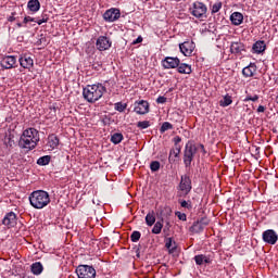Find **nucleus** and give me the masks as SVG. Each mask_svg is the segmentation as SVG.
<instances>
[{
    "label": "nucleus",
    "instance_id": "f257e3e1",
    "mask_svg": "<svg viewBox=\"0 0 278 278\" xmlns=\"http://www.w3.org/2000/svg\"><path fill=\"white\" fill-rule=\"evenodd\" d=\"M38 142H40V134L36 128L25 129L20 137L18 147L20 149H24V151H34L36 147H38Z\"/></svg>",
    "mask_w": 278,
    "mask_h": 278
},
{
    "label": "nucleus",
    "instance_id": "f03ea898",
    "mask_svg": "<svg viewBox=\"0 0 278 278\" xmlns=\"http://www.w3.org/2000/svg\"><path fill=\"white\" fill-rule=\"evenodd\" d=\"M105 92H108V88L103 84L87 85L83 89V97L88 103H97Z\"/></svg>",
    "mask_w": 278,
    "mask_h": 278
},
{
    "label": "nucleus",
    "instance_id": "7ed1b4c3",
    "mask_svg": "<svg viewBox=\"0 0 278 278\" xmlns=\"http://www.w3.org/2000/svg\"><path fill=\"white\" fill-rule=\"evenodd\" d=\"M29 203L35 210H42L51 203L49 192L45 190H36L29 194Z\"/></svg>",
    "mask_w": 278,
    "mask_h": 278
},
{
    "label": "nucleus",
    "instance_id": "20e7f679",
    "mask_svg": "<svg viewBox=\"0 0 278 278\" xmlns=\"http://www.w3.org/2000/svg\"><path fill=\"white\" fill-rule=\"evenodd\" d=\"M197 144L194 141H188L185 146L184 150V164L186 168H190L192 166V160H194V155H197Z\"/></svg>",
    "mask_w": 278,
    "mask_h": 278
},
{
    "label": "nucleus",
    "instance_id": "39448f33",
    "mask_svg": "<svg viewBox=\"0 0 278 278\" xmlns=\"http://www.w3.org/2000/svg\"><path fill=\"white\" fill-rule=\"evenodd\" d=\"M190 13L195 18H205L207 14V5L201 1H195L192 3V7L190 8Z\"/></svg>",
    "mask_w": 278,
    "mask_h": 278
},
{
    "label": "nucleus",
    "instance_id": "423d86ee",
    "mask_svg": "<svg viewBox=\"0 0 278 278\" xmlns=\"http://www.w3.org/2000/svg\"><path fill=\"white\" fill-rule=\"evenodd\" d=\"M76 275L78 278H97V269L90 265H78Z\"/></svg>",
    "mask_w": 278,
    "mask_h": 278
},
{
    "label": "nucleus",
    "instance_id": "0eeeda50",
    "mask_svg": "<svg viewBox=\"0 0 278 278\" xmlns=\"http://www.w3.org/2000/svg\"><path fill=\"white\" fill-rule=\"evenodd\" d=\"M178 190H180L181 194H190L192 190V179H190V176L182 175L180 177V182L178 185Z\"/></svg>",
    "mask_w": 278,
    "mask_h": 278
},
{
    "label": "nucleus",
    "instance_id": "6e6552de",
    "mask_svg": "<svg viewBox=\"0 0 278 278\" xmlns=\"http://www.w3.org/2000/svg\"><path fill=\"white\" fill-rule=\"evenodd\" d=\"M194 49H197V45L192 40L184 41L179 43V50L185 58H190L192 53H194Z\"/></svg>",
    "mask_w": 278,
    "mask_h": 278
},
{
    "label": "nucleus",
    "instance_id": "1a4fd4ad",
    "mask_svg": "<svg viewBox=\"0 0 278 278\" xmlns=\"http://www.w3.org/2000/svg\"><path fill=\"white\" fill-rule=\"evenodd\" d=\"M262 238H263V242H265V244L275 245V244H277V241H278L277 231H275L273 229H267V230L263 231Z\"/></svg>",
    "mask_w": 278,
    "mask_h": 278
},
{
    "label": "nucleus",
    "instance_id": "9d476101",
    "mask_svg": "<svg viewBox=\"0 0 278 278\" xmlns=\"http://www.w3.org/2000/svg\"><path fill=\"white\" fill-rule=\"evenodd\" d=\"M0 65L4 71H10V68H16L18 65L16 64V56L7 55L1 59Z\"/></svg>",
    "mask_w": 278,
    "mask_h": 278
},
{
    "label": "nucleus",
    "instance_id": "9b49d317",
    "mask_svg": "<svg viewBox=\"0 0 278 278\" xmlns=\"http://www.w3.org/2000/svg\"><path fill=\"white\" fill-rule=\"evenodd\" d=\"M18 62L20 66H22V68H26V71H31L34 68V59L27 53L21 54Z\"/></svg>",
    "mask_w": 278,
    "mask_h": 278
},
{
    "label": "nucleus",
    "instance_id": "f8f14e48",
    "mask_svg": "<svg viewBox=\"0 0 278 278\" xmlns=\"http://www.w3.org/2000/svg\"><path fill=\"white\" fill-rule=\"evenodd\" d=\"M98 51H108L112 47V40L108 36H100L96 41Z\"/></svg>",
    "mask_w": 278,
    "mask_h": 278
},
{
    "label": "nucleus",
    "instance_id": "ddd939ff",
    "mask_svg": "<svg viewBox=\"0 0 278 278\" xmlns=\"http://www.w3.org/2000/svg\"><path fill=\"white\" fill-rule=\"evenodd\" d=\"M103 18L108 23H114V21H118L121 18V10L110 9L105 11V13L103 14Z\"/></svg>",
    "mask_w": 278,
    "mask_h": 278
},
{
    "label": "nucleus",
    "instance_id": "4468645a",
    "mask_svg": "<svg viewBox=\"0 0 278 278\" xmlns=\"http://www.w3.org/2000/svg\"><path fill=\"white\" fill-rule=\"evenodd\" d=\"M180 60L177 56H166L165 59L162 60V66L163 68H177L180 64Z\"/></svg>",
    "mask_w": 278,
    "mask_h": 278
},
{
    "label": "nucleus",
    "instance_id": "2eb2a0df",
    "mask_svg": "<svg viewBox=\"0 0 278 278\" xmlns=\"http://www.w3.org/2000/svg\"><path fill=\"white\" fill-rule=\"evenodd\" d=\"M149 108L147 100L136 101L134 112L140 115L149 114Z\"/></svg>",
    "mask_w": 278,
    "mask_h": 278
},
{
    "label": "nucleus",
    "instance_id": "dca6fc26",
    "mask_svg": "<svg viewBox=\"0 0 278 278\" xmlns=\"http://www.w3.org/2000/svg\"><path fill=\"white\" fill-rule=\"evenodd\" d=\"M244 51H247V47L242 43V41L238 40V41H232L230 43V52L233 55H242Z\"/></svg>",
    "mask_w": 278,
    "mask_h": 278
},
{
    "label": "nucleus",
    "instance_id": "f3484780",
    "mask_svg": "<svg viewBox=\"0 0 278 278\" xmlns=\"http://www.w3.org/2000/svg\"><path fill=\"white\" fill-rule=\"evenodd\" d=\"M2 225L5 227H15L16 225V214L14 212L8 213L4 218L2 219Z\"/></svg>",
    "mask_w": 278,
    "mask_h": 278
},
{
    "label": "nucleus",
    "instance_id": "a211bd4d",
    "mask_svg": "<svg viewBox=\"0 0 278 278\" xmlns=\"http://www.w3.org/2000/svg\"><path fill=\"white\" fill-rule=\"evenodd\" d=\"M266 51V43L264 40H258L253 43L252 46V53H256L260 55V53H264Z\"/></svg>",
    "mask_w": 278,
    "mask_h": 278
},
{
    "label": "nucleus",
    "instance_id": "6ab92c4d",
    "mask_svg": "<svg viewBox=\"0 0 278 278\" xmlns=\"http://www.w3.org/2000/svg\"><path fill=\"white\" fill-rule=\"evenodd\" d=\"M255 73H257V65H255V63H250L242 70V75L244 77H253Z\"/></svg>",
    "mask_w": 278,
    "mask_h": 278
},
{
    "label": "nucleus",
    "instance_id": "aec40b11",
    "mask_svg": "<svg viewBox=\"0 0 278 278\" xmlns=\"http://www.w3.org/2000/svg\"><path fill=\"white\" fill-rule=\"evenodd\" d=\"M197 266H203L204 264H212V258L205 254H198L193 257Z\"/></svg>",
    "mask_w": 278,
    "mask_h": 278
},
{
    "label": "nucleus",
    "instance_id": "412c9836",
    "mask_svg": "<svg viewBox=\"0 0 278 278\" xmlns=\"http://www.w3.org/2000/svg\"><path fill=\"white\" fill-rule=\"evenodd\" d=\"M47 147H49L50 151L58 149V147H60V138L55 135H50L48 137Z\"/></svg>",
    "mask_w": 278,
    "mask_h": 278
},
{
    "label": "nucleus",
    "instance_id": "4be33fe9",
    "mask_svg": "<svg viewBox=\"0 0 278 278\" xmlns=\"http://www.w3.org/2000/svg\"><path fill=\"white\" fill-rule=\"evenodd\" d=\"M230 21L232 23V25H242V22L244 21V15H242V13L240 12H233L230 15Z\"/></svg>",
    "mask_w": 278,
    "mask_h": 278
},
{
    "label": "nucleus",
    "instance_id": "5701e85b",
    "mask_svg": "<svg viewBox=\"0 0 278 278\" xmlns=\"http://www.w3.org/2000/svg\"><path fill=\"white\" fill-rule=\"evenodd\" d=\"M177 72L180 73V75H190V73H192V66L187 63H179Z\"/></svg>",
    "mask_w": 278,
    "mask_h": 278
},
{
    "label": "nucleus",
    "instance_id": "b1692460",
    "mask_svg": "<svg viewBox=\"0 0 278 278\" xmlns=\"http://www.w3.org/2000/svg\"><path fill=\"white\" fill-rule=\"evenodd\" d=\"M43 270H45V267L40 262L33 263L30 266V271L33 273V275H42Z\"/></svg>",
    "mask_w": 278,
    "mask_h": 278
},
{
    "label": "nucleus",
    "instance_id": "393cba45",
    "mask_svg": "<svg viewBox=\"0 0 278 278\" xmlns=\"http://www.w3.org/2000/svg\"><path fill=\"white\" fill-rule=\"evenodd\" d=\"M27 8L30 12H38L40 10V1L39 0H29L27 3Z\"/></svg>",
    "mask_w": 278,
    "mask_h": 278
},
{
    "label": "nucleus",
    "instance_id": "a878e982",
    "mask_svg": "<svg viewBox=\"0 0 278 278\" xmlns=\"http://www.w3.org/2000/svg\"><path fill=\"white\" fill-rule=\"evenodd\" d=\"M165 247L168 249L169 253H175V251H177V243L173 241V238H167Z\"/></svg>",
    "mask_w": 278,
    "mask_h": 278
},
{
    "label": "nucleus",
    "instance_id": "bb28decb",
    "mask_svg": "<svg viewBox=\"0 0 278 278\" xmlns=\"http://www.w3.org/2000/svg\"><path fill=\"white\" fill-rule=\"evenodd\" d=\"M203 224L199 223V222H194L192 224V226L189 228V231L191 233H201V231H203Z\"/></svg>",
    "mask_w": 278,
    "mask_h": 278
},
{
    "label": "nucleus",
    "instance_id": "cd10ccee",
    "mask_svg": "<svg viewBox=\"0 0 278 278\" xmlns=\"http://www.w3.org/2000/svg\"><path fill=\"white\" fill-rule=\"evenodd\" d=\"M50 163H51V155L40 156L37 160L38 166H49Z\"/></svg>",
    "mask_w": 278,
    "mask_h": 278
},
{
    "label": "nucleus",
    "instance_id": "c85d7f7f",
    "mask_svg": "<svg viewBox=\"0 0 278 278\" xmlns=\"http://www.w3.org/2000/svg\"><path fill=\"white\" fill-rule=\"evenodd\" d=\"M233 103V100L231 99V96L227 94L223 98V100L219 101L220 108H229Z\"/></svg>",
    "mask_w": 278,
    "mask_h": 278
},
{
    "label": "nucleus",
    "instance_id": "c756f323",
    "mask_svg": "<svg viewBox=\"0 0 278 278\" xmlns=\"http://www.w3.org/2000/svg\"><path fill=\"white\" fill-rule=\"evenodd\" d=\"M146 224L148 225V227H153V225H155V213L154 212L147 214Z\"/></svg>",
    "mask_w": 278,
    "mask_h": 278
},
{
    "label": "nucleus",
    "instance_id": "7c9ffc66",
    "mask_svg": "<svg viewBox=\"0 0 278 278\" xmlns=\"http://www.w3.org/2000/svg\"><path fill=\"white\" fill-rule=\"evenodd\" d=\"M123 134L115 132L111 136V142H113V144H121V142H123Z\"/></svg>",
    "mask_w": 278,
    "mask_h": 278
},
{
    "label": "nucleus",
    "instance_id": "2f4dec72",
    "mask_svg": "<svg viewBox=\"0 0 278 278\" xmlns=\"http://www.w3.org/2000/svg\"><path fill=\"white\" fill-rule=\"evenodd\" d=\"M164 228V224L162 222H156L152 228V233L155 236L162 233V229Z\"/></svg>",
    "mask_w": 278,
    "mask_h": 278
},
{
    "label": "nucleus",
    "instance_id": "473e14b6",
    "mask_svg": "<svg viewBox=\"0 0 278 278\" xmlns=\"http://www.w3.org/2000/svg\"><path fill=\"white\" fill-rule=\"evenodd\" d=\"M181 153V146H175V149H172L169 151V162H170V157L174 155V157H179V154Z\"/></svg>",
    "mask_w": 278,
    "mask_h": 278
},
{
    "label": "nucleus",
    "instance_id": "72a5a7b5",
    "mask_svg": "<svg viewBox=\"0 0 278 278\" xmlns=\"http://www.w3.org/2000/svg\"><path fill=\"white\" fill-rule=\"evenodd\" d=\"M168 129H173V124H170V122H164L160 128V132L165 134Z\"/></svg>",
    "mask_w": 278,
    "mask_h": 278
},
{
    "label": "nucleus",
    "instance_id": "f704fd0d",
    "mask_svg": "<svg viewBox=\"0 0 278 278\" xmlns=\"http://www.w3.org/2000/svg\"><path fill=\"white\" fill-rule=\"evenodd\" d=\"M49 16L47 14H42L41 17H35V23L37 25H42V23H48Z\"/></svg>",
    "mask_w": 278,
    "mask_h": 278
},
{
    "label": "nucleus",
    "instance_id": "c9c22d12",
    "mask_svg": "<svg viewBox=\"0 0 278 278\" xmlns=\"http://www.w3.org/2000/svg\"><path fill=\"white\" fill-rule=\"evenodd\" d=\"M138 129H149L151 127V122L149 121H142L137 123Z\"/></svg>",
    "mask_w": 278,
    "mask_h": 278
},
{
    "label": "nucleus",
    "instance_id": "e433bc0d",
    "mask_svg": "<svg viewBox=\"0 0 278 278\" xmlns=\"http://www.w3.org/2000/svg\"><path fill=\"white\" fill-rule=\"evenodd\" d=\"M115 110L116 112H125V110H127V103L116 102Z\"/></svg>",
    "mask_w": 278,
    "mask_h": 278
},
{
    "label": "nucleus",
    "instance_id": "4c0bfd02",
    "mask_svg": "<svg viewBox=\"0 0 278 278\" xmlns=\"http://www.w3.org/2000/svg\"><path fill=\"white\" fill-rule=\"evenodd\" d=\"M141 236L142 235L140 233V231H138V230L132 231V233L130 235L131 242H138V240H140Z\"/></svg>",
    "mask_w": 278,
    "mask_h": 278
},
{
    "label": "nucleus",
    "instance_id": "58836bf2",
    "mask_svg": "<svg viewBox=\"0 0 278 278\" xmlns=\"http://www.w3.org/2000/svg\"><path fill=\"white\" fill-rule=\"evenodd\" d=\"M150 169L152 170V173H157V170H160V162L159 161H152L150 163Z\"/></svg>",
    "mask_w": 278,
    "mask_h": 278
},
{
    "label": "nucleus",
    "instance_id": "ea45409f",
    "mask_svg": "<svg viewBox=\"0 0 278 278\" xmlns=\"http://www.w3.org/2000/svg\"><path fill=\"white\" fill-rule=\"evenodd\" d=\"M220 8H223V3H220V2L213 4L212 11H211L212 14H216V13L220 12Z\"/></svg>",
    "mask_w": 278,
    "mask_h": 278
},
{
    "label": "nucleus",
    "instance_id": "a19ab883",
    "mask_svg": "<svg viewBox=\"0 0 278 278\" xmlns=\"http://www.w3.org/2000/svg\"><path fill=\"white\" fill-rule=\"evenodd\" d=\"M4 144H7L9 149H14V144H16V142H14V139L12 137H9L4 141Z\"/></svg>",
    "mask_w": 278,
    "mask_h": 278
},
{
    "label": "nucleus",
    "instance_id": "79ce46f5",
    "mask_svg": "<svg viewBox=\"0 0 278 278\" xmlns=\"http://www.w3.org/2000/svg\"><path fill=\"white\" fill-rule=\"evenodd\" d=\"M258 100H260V96H257V94H254V96H247V97L243 99L244 103H247V102H249V101L255 102V101H258Z\"/></svg>",
    "mask_w": 278,
    "mask_h": 278
},
{
    "label": "nucleus",
    "instance_id": "37998d69",
    "mask_svg": "<svg viewBox=\"0 0 278 278\" xmlns=\"http://www.w3.org/2000/svg\"><path fill=\"white\" fill-rule=\"evenodd\" d=\"M180 206L185 207L186 210H192V203H190L186 200L180 201Z\"/></svg>",
    "mask_w": 278,
    "mask_h": 278
},
{
    "label": "nucleus",
    "instance_id": "c03bdc74",
    "mask_svg": "<svg viewBox=\"0 0 278 278\" xmlns=\"http://www.w3.org/2000/svg\"><path fill=\"white\" fill-rule=\"evenodd\" d=\"M27 23H36V17H31V16H25L23 24L27 25Z\"/></svg>",
    "mask_w": 278,
    "mask_h": 278
},
{
    "label": "nucleus",
    "instance_id": "a18cd8bd",
    "mask_svg": "<svg viewBox=\"0 0 278 278\" xmlns=\"http://www.w3.org/2000/svg\"><path fill=\"white\" fill-rule=\"evenodd\" d=\"M176 216L179 218V220H184V222L188 220L186 213L176 212Z\"/></svg>",
    "mask_w": 278,
    "mask_h": 278
},
{
    "label": "nucleus",
    "instance_id": "49530a36",
    "mask_svg": "<svg viewBox=\"0 0 278 278\" xmlns=\"http://www.w3.org/2000/svg\"><path fill=\"white\" fill-rule=\"evenodd\" d=\"M198 223H201L202 227L205 229L207 225H210V220L205 217L201 218V220H198Z\"/></svg>",
    "mask_w": 278,
    "mask_h": 278
},
{
    "label": "nucleus",
    "instance_id": "de8ad7c7",
    "mask_svg": "<svg viewBox=\"0 0 278 278\" xmlns=\"http://www.w3.org/2000/svg\"><path fill=\"white\" fill-rule=\"evenodd\" d=\"M167 99L166 97L164 96H160L157 99H156V103H161V104H164L166 103Z\"/></svg>",
    "mask_w": 278,
    "mask_h": 278
},
{
    "label": "nucleus",
    "instance_id": "09e8293b",
    "mask_svg": "<svg viewBox=\"0 0 278 278\" xmlns=\"http://www.w3.org/2000/svg\"><path fill=\"white\" fill-rule=\"evenodd\" d=\"M16 12L11 13V15L8 17L9 23H14L16 21Z\"/></svg>",
    "mask_w": 278,
    "mask_h": 278
},
{
    "label": "nucleus",
    "instance_id": "8fccbe9b",
    "mask_svg": "<svg viewBox=\"0 0 278 278\" xmlns=\"http://www.w3.org/2000/svg\"><path fill=\"white\" fill-rule=\"evenodd\" d=\"M179 142H181V137H179V136L174 137L175 147H179Z\"/></svg>",
    "mask_w": 278,
    "mask_h": 278
},
{
    "label": "nucleus",
    "instance_id": "3c124183",
    "mask_svg": "<svg viewBox=\"0 0 278 278\" xmlns=\"http://www.w3.org/2000/svg\"><path fill=\"white\" fill-rule=\"evenodd\" d=\"M140 42H142V36L137 37L131 45H140Z\"/></svg>",
    "mask_w": 278,
    "mask_h": 278
},
{
    "label": "nucleus",
    "instance_id": "603ef678",
    "mask_svg": "<svg viewBox=\"0 0 278 278\" xmlns=\"http://www.w3.org/2000/svg\"><path fill=\"white\" fill-rule=\"evenodd\" d=\"M257 112L258 113L266 112V108L264 105H258Z\"/></svg>",
    "mask_w": 278,
    "mask_h": 278
},
{
    "label": "nucleus",
    "instance_id": "864d4df0",
    "mask_svg": "<svg viewBox=\"0 0 278 278\" xmlns=\"http://www.w3.org/2000/svg\"><path fill=\"white\" fill-rule=\"evenodd\" d=\"M200 149L204 155L205 153H207V151H205V146H203L202 143H200Z\"/></svg>",
    "mask_w": 278,
    "mask_h": 278
},
{
    "label": "nucleus",
    "instance_id": "5fc2aeb1",
    "mask_svg": "<svg viewBox=\"0 0 278 278\" xmlns=\"http://www.w3.org/2000/svg\"><path fill=\"white\" fill-rule=\"evenodd\" d=\"M169 223H167V225L165 226V228L163 229V231H164V233H166V229H168L169 228Z\"/></svg>",
    "mask_w": 278,
    "mask_h": 278
},
{
    "label": "nucleus",
    "instance_id": "6e6d98bb",
    "mask_svg": "<svg viewBox=\"0 0 278 278\" xmlns=\"http://www.w3.org/2000/svg\"><path fill=\"white\" fill-rule=\"evenodd\" d=\"M16 26L17 27H23V23H17Z\"/></svg>",
    "mask_w": 278,
    "mask_h": 278
},
{
    "label": "nucleus",
    "instance_id": "4d7b16f0",
    "mask_svg": "<svg viewBox=\"0 0 278 278\" xmlns=\"http://www.w3.org/2000/svg\"><path fill=\"white\" fill-rule=\"evenodd\" d=\"M276 103L278 104V94H277V97H276Z\"/></svg>",
    "mask_w": 278,
    "mask_h": 278
},
{
    "label": "nucleus",
    "instance_id": "13d9d810",
    "mask_svg": "<svg viewBox=\"0 0 278 278\" xmlns=\"http://www.w3.org/2000/svg\"><path fill=\"white\" fill-rule=\"evenodd\" d=\"M52 110H53V113L55 114V108H53Z\"/></svg>",
    "mask_w": 278,
    "mask_h": 278
}]
</instances>
